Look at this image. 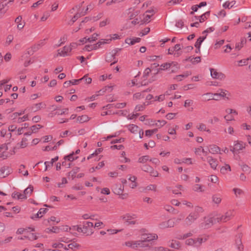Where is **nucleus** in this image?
Here are the masks:
<instances>
[{
    "instance_id": "nucleus-1",
    "label": "nucleus",
    "mask_w": 251,
    "mask_h": 251,
    "mask_svg": "<svg viewBox=\"0 0 251 251\" xmlns=\"http://www.w3.org/2000/svg\"><path fill=\"white\" fill-rule=\"evenodd\" d=\"M85 14L86 11H80V6L77 5L67 13L66 18L69 20V24L72 25L79 17Z\"/></svg>"
},
{
    "instance_id": "nucleus-2",
    "label": "nucleus",
    "mask_w": 251,
    "mask_h": 251,
    "mask_svg": "<svg viewBox=\"0 0 251 251\" xmlns=\"http://www.w3.org/2000/svg\"><path fill=\"white\" fill-rule=\"evenodd\" d=\"M154 12L153 10L147 11L142 17L139 18H136L131 21V23L134 25H143L147 24L151 21V17L154 15Z\"/></svg>"
},
{
    "instance_id": "nucleus-3",
    "label": "nucleus",
    "mask_w": 251,
    "mask_h": 251,
    "mask_svg": "<svg viewBox=\"0 0 251 251\" xmlns=\"http://www.w3.org/2000/svg\"><path fill=\"white\" fill-rule=\"evenodd\" d=\"M125 245L133 250H138L139 248L148 247V245L143 243L141 239L139 240H128L125 242Z\"/></svg>"
},
{
    "instance_id": "nucleus-4",
    "label": "nucleus",
    "mask_w": 251,
    "mask_h": 251,
    "mask_svg": "<svg viewBox=\"0 0 251 251\" xmlns=\"http://www.w3.org/2000/svg\"><path fill=\"white\" fill-rule=\"evenodd\" d=\"M120 50L121 49L117 48L107 53L105 58L106 62L111 63V65L117 63L118 59L116 57V55Z\"/></svg>"
},
{
    "instance_id": "nucleus-5",
    "label": "nucleus",
    "mask_w": 251,
    "mask_h": 251,
    "mask_svg": "<svg viewBox=\"0 0 251 251\" xmlns=\"http://www.w3.org/2000/svg\"><path fill=\"white\" fill-rule=\"evenodd\" d=\"M137 218V215L134 213H126L120 217L121 219L132 225L136 223Z\"/></svg>"
},
{
    "instance_id": "nucleus-6",
    "label": "nucleus",
    "mask_w": 251,
    "mask_h": 251,
    "mask_svg": "<svg viewBox=\"0 0 251 251\" xmlns=\"http://www.w3.org/2000/svg\"><path fill=\"white\" fill-rule=\"evenodd\" d=\"M94 225L90 222H84L81 227L82 233L86 235H90L93 233Z\"/></svg>"
},
{
    "instance_id": "nucleus-7",
    "label": "nucleus",
    "mask_w": 251,
    "mask_h": 251,
    "mask_svg": "<svg viewBox=\"0 0 251 251\" xmlns=\"http://www.w3.org/2000/svg\"><path fill=\"white\" fill-rule=\"evenodd\" d=\"M167 122L165 120H153L152 119H147L145 121V124L151 127L156 126L161 128L165 126Z\"/></svg>"
},
{
    "instance_id": "nucleus-8",
    "label": "nucleus",
    "mask_w": 251,
    "mask_h": 251,
    "mask_svg": "<svg viewBox=\"0 0 251 251\" xmlns=\"http://www.w3.org/2000/svg\"><path fill=\"white\" fill-rule=\"evenodd\" d=\"M226 115L224 116V119L226 122L234 121L235 116L238 115V112L233 109L227 108L226 109Z\"/></svg>"
},
{
    "instance_id": "nucleus-9",
    "label": "nucleus",
    "mask_w": 251,
    "mask_h": 251,
    "mask_svg": "<svg viewBox=\"0 0 251 251\" xmlns=\"http://www.w3.org/2000/svg\"><path fill=\"white\" fill-rule=\"evenodd\" d=\"M201 159L202 161H207L212 169L216 170L218 165V162L216 159L211 156H207L206 157H201Z\"/></svg>"
},
{
    "instance_id": "nucleus-10",
    "label": "nucleus",
    "mask_w": 251,
    "mask_h": 251,
    "mask_svg": "<svg viewBox=\"0 0 251 251\" xmlns=\"http://www.w3.org/2000/svg\"><path fill=\"white\" fill-rule=\"evenodd\" d=\"M182 46L180 44H176L174 47L168 49V53L174 55L175 56L178 57L182 54L181 49Z\"/></svg>"
},
{
    "instance_id": "nucleus-11",
    "label": "nucleus",
    "mask_w": 251,
    "mask_h": 251,
    "mask_svg": "<svg viewBox=\"0 0 251 251\" xmlns=\"http://www.w3.org/2000/svg\"><path fill=\"white\" fill-rule=\"evenodd\" d=\"M246 147V143L240 141H235L234 142L233 146L230 148V151L235 153L242 151Z\"/></svg>"
},
{
    "instance_id": "nucleus-12",
    "label": "nucleus",
    "mask_w": 251,
    "mask_h": 251,
    "mask_svg": "<svg viewBox=\"0 0 251 251\" xmlns=\"http://www.w3.org/2000/svg\"><path fill=\"white\" fill-rule=\"evenodd\" d=\"M198 216L197 213L195 212H191L184 220V225L187 226L191 225L198 218Z\"/></svg>"
},
{
    "instance_id": "nucleus-13",
    "label": "nucleus",
    "mask_w": 251,
    "mask_h": 251,
    "mask_svg": "<svg viewBox=\"0 0 251 251\" xmlns=\"http://www.w3.org/2000/svg\"><path fill=\"white\" fill-rule=\"evenodd\" d=\"M233 216V211L229 210L226 212L224 215L219 216L217 218L218 222H226L230 220Z\"/></svg>"
},
{
    "instance_id": "nucleus-14",
    "label": "nucleus",
    "mask_w": 251,
    "mask_h": 251,
    "mask_svg": "<svg viewBox=\"0 0 251 251\" xmlns=\"http://www.w3.org/2000/svg\"><path fill=\"white\" fill-rule=\"evenodd\" d=\"M176 225V222L174 219H170L167 221L161 222L158 226L159 228L164 229L167 228L173 227Z\"/></svg>"
},
{
    "instance_id": "nucleus-15",
    "label": "nucleus",
    "mask_w": 251,
    "mask_h": 251,
    "mask_svg": "<svg viewBox=\"0 0 251 251\" xmlns=\"http://www.w3.org/2000/svg\"><path fill=\"white\" fill-rule=\"evenodd\" d=\"M158 238V236L155 233H145L143 234L141 237V240L143 243L146 244L147 242H150L153 240H156Z\"/></svg>"
},
{
    "instance_id": "nucleus-16",
    "label": "nucleus",
    "mask_w": 251,
    "mask_h": 251,
    "mask_svg": "<svg viewBox=\"0 0 251 251\" xmlns=\"http://www.w3.org/2000/svg\"><path fill=\"white\" fill-rule=\"evenodd\" d=\"M8 148L7 145L3 144L0 145V158L2 159H5L9 156V153L8 151Z\"/></svg>"
},
{
    "instance_id": "nucleus-17",
    "label": "nucleus",
    "mask_w": 251,
    "mask_h": 251,
    "mask_svg": "<svg viewBox=\"0 0 251 251\" xmlns=\"http://www.w3.org/2000/svg\"><path fill=\"white\" fill-rule=\"evenodd\" d=\"M210 71L211 76L214 79L222 80L225 77V75L223 73L218 72L216 69H210Z\"/></svg>"
},
{
    "instance_id": "nucleus-18",
    "label": "nucleus",
    "mask_w": 251,
    "mask_h": 251,
    "mask_svg": "<svg viewBox=\"0 0 251 251\" xmlns=\"http://www.w3.org/2000/svg\"><path fill=\"white\" fill-rule=\"evenodd\" d=\"M215 221V220L213 217L208 216L204 218L203 222L201 223V226L205 228H208L213 224Z\"/></svg>"
},
{
    "instance_id": "nucleus-19",
    "label": "nucleus",
    "mask_w": 251,
    "mask_h": 251,
    "mask_svg": "<svg viewBox=\"0 0 251 251\" xmlns=\"http://www.w3.org/2000/svg\"><path fill=\"white\" fill-rule=\"evenodd\" d=\"M11 172V169L9 166H4L0 168V177L3 178L8 176Z\"/></svg>"
},
{
    "instance_id": "nucleus-20",
    "label": "nucleus",
    "mask_w": 251,
    "mask_h": 251,
    "mask_svg": "<svg viewBox=\"0 0 251 251\" xmlns=\"http://www.w3.org/2000/svg\"><path fill=\"white\" fill-rule=\"evenodd\" d=\"M208 151L212 154H221V149L215 145H209L208 147Z\"/></svg>"
},
{
    "instance_id": "nucleus-21",
    "label": "nucleus",
    "mask_w": 251,
    "mask_h": 251,
    "mask_svg": "<svg viewBox=\"0 0 251 251\" xmlns=\"http://www.w3.org/2000/svg\"><path fill=\"white\" fill-rule=\"evenodd\" d=\"M139 13V11L132 8H129L127 13V17L129 20H135Z\"/></svg>"
},
{
    "instance_id": "nucleus-22",
    "label": "nucleus",
    "mask_w": 251,
    "mask_h": 251,
    "mask_svg": "<svg viewBox=\"0 0 251 251\" xmlns=\"http://www.w3.org/2000/svg\"><path fill=\"white\" fill-rule=\"evenodd\" d=\"M194 152L196 155L201 156V157H204V156H205L206 157L208 154V152L207 151H206L204 149V148L202 147H200L195 148Z\"/></svg>"
},
{
    "instance_id": "nucleus-23",
    "label": "nucleus",
    "mask_w": 251,
    "mask_h": 251,
    "mask_svg": "<svg viewBox=\"0 0 251 251\" xmlns=\"http://www.w3.org/2000/svg\"><path fill=\"white\" fill-rule=\"evenodd\" d=\"M124 190V186L121 184H116L113 188V192L116 195L121 194Z\"/></svg>"
},
{
    "instance_id": "nucleus-24",
    "label": "nucleus",
    "mask_w": 251,
    "mask_h": 251,
    "mask_svg": "<svg viewBox=\"0 0 251 251\" xmlns=\"http://www.w3.org/2000/svg\"><path fill=\"white\" fill-rule=\"evenodd\" d=\"M234 245L236 249L239 251H243L244 246L240 237L239 236L235 239Z\"/></svg>"
},
{
    "instance_id": "nucleus-25",
    "label": "nucleus",
    "mask_w": 251,
    "mask_h": 251,
    "mask_svg": "<svg viewBox=\"0 0 251 251\" xmlns=\"http://www.w3.org/2000/svg\"><path fill=\"white\" fill-rule=\"evenodd\" d=\"M72 51V47L69 46H65L60 51L59 50L58 53L60 56H65L70 55Z\"/></svg>"
},
{
    "instance_id": "nucleus-26",
    "label": "nucleus",
    "mask_w": 251,
    "mask_h": 251,
    "mask_svg": "<svg viewBox=\"0 0 251 251\" xmlns=\"http://www.w3.org/2000/svg\"><path fill=\"white\" fill-rule=\"evenodd\" d=\"M193 190L197 193H203L205 191V186L201 184H196L193 185Z\"/></svg>"
},
{
    "instance_id": "nucleus-27",
    "label": "nucleus",
    "mask_w": 251,
    "mask_h": 251,
    "mask_svg": "<svg viewBox=\"0 0 251 251\" xmlns=\"http://www.w3.org/2000/svg\"><path fill=\"white\" fill-rule=\"evenodd\" d=\"M111 42V38H108L107 37L105 39H101L98 42H97L96 44V47H97L98 49L100 48L101 46L104 45L105 44H109Z\"/></svg>"
},
{
    "instance_id": "nucleus-28",
    "label": "nucleus",
    "mask_w": 251,
    "mask_h": 251,
    "mask_svg": "<svg viewBox=\"0 0 251 251\" xmlns=\"http://www.w3.org/2000/svg\"><path fill=\"white\" fill-rule=\"evenodd\" d=\"M11 119L13 120L15 122L17 123H21L22 122L27 121L28 120V115H25L23 116H17L16 118H14V117L11 118Z\"/></svg>"
},
{
    "instance_id": "nucleus-29",
    "label": "nucleus",
    "mask_w": 251,
    "mask_h": 251,
    "mask_svg": "<svg viewBox=\"0 0 251 251\" xmlns=\"http://www.w3.org/2000/svg\"><path fill=\"white\" fill-rule=\"evenodd\" d=\"M208 181L216 185H219V178L217 176L214 175L209 176L208 178Z\"/></svg>"
},
{
    "instance_id": "nucleus-30",
    "label": "nucleus",
    "mask_w": 251,
    "mask_h": 251,
    "mask_svg": "<svg viewBox=\"0 0 251 251\" xmlns=\"http://www.w3.org/2000/svg\"><path fill=\"white\" fill-rule=\"evenodd\" d=\"M191 73L190 71H186L184 72L183 74L179 75H176L174 79L178 81H180L182 80L183 79L186 78L190 75H191Z\"/></svg>"
},
{
    "instance_id": "nucleus-31",
    "label": "nucleus",
    "mask_w": 251,
    "mask_h": 251,
    "mask_svg": "<svg viewBox=\"0 0 251 251\" xmlns=\"http://www.w3.org/2000/svg\"><path fill=\"white\" fill-rule=\"evenodd\" d=\"M137 178L136 176H130L128 178V180L130 182L129 184V187L132 188H135L137 186V183L136 182Z\"/></svg>"
},
{
    "instance_id": "nucleus-32",
    "label": "nucleus",
    "mask_w": 251,
    "mask_h": 251,
    "mask_svg": "<svg viewBox=\"0 0 251 251\" xmlns=\"http://www.w3.org/2000/svg\"><path fill=\"white\" fill-rule=\"evenodd\" d=\"M141 39L138 37L128 38L125 40V43L129 45H133L136 43H139Z\"/></svg>"
},
{
    "instance_id": "nucleus-33",
    "label": "nucleus",
    "mask_w": 251,
    "mask_h": 251,
    "mask_svg": "<svg viewBox=\"0 0 251 251\" xmlns=\"http://www.w3.org/2000/svg\"><path fill=\"white\" fill-rule=\"evenodd\" d=\"M171 64L172 65L173 64L175 66L176 63H175V61H172L170 62H166V63H163L160 65L159 70H167L171 68Z\"/></svg>"
},
{
    "instance_id": "nucleus-34",
    "label": "nucleus",
    "mask_w": 251,
    "mask_h": 251,
    "mask_svg": "<svg viewBox=\"0 0 251 251\" xmlns=\"http://www.w3.org/2000/svg\"><path fill=\"white\" fill-rule=\"evenodd\" d=\"M90 119V118L89 117L86 115H83L80 116H78L76 118V122L80 124L88 122Z\"/></svg>"
},
{
    "instance_id": "nucleus-35",
    "label": "nucleus",
    "mask_w": 251,
    "mask_h": 251,
    "mask_svg": "<svg viewBox=\"0 0 251 251\" xmlns=\"http://www.w3.org/2000/svg\"><path fill=\"white\" fill-rule=\"evenodd\" d=\"M231 169L230 165L227 164H225L221 168L220 172L223 175H226L230 172Z\"/></svg>"
},
{
    "instance_id": "nucleus-36",
    "label": "nucleus",
    "mask_w": 251,
    "mask_h": 251,
    "mask_svg": "<svg viewBox=\"0 0 251 251\" xmlns=\"http://www.w3.org/2000/svg\"><path fill=\"white\" fill-rule=\"evenodd\" d=\"M22 17L21 16H18L15 20V22L17 24V28L19 30L22 29L24 26L25 23L22 22Z\"/></svg>"
},
{
    "instance_id": "nucleus-37",
    "label": "nucleus",
    "mask_w": 251,
    "mask_h": 251,
    "mask_svg": "<svg viewBox=\"0 0 251 251\" xmlns=\"http://www.w3.org/2000/svg\"><path fill=\"white\" fill-rule=\"evenodd\" d=\"M185 61H188L191 62L193 64H198L201 62V59L199 56L193 57L192 56H190L187 57L184 60Z\"/></svg>"
},
{
    "instance_id": "nucleus-38",
    "label": "nucleus",
    "mask_w": 251,
    "mask_h": 251,
    "mask_svg": "<svg viewBox=\"0 0 251 251\" xmlns=\"http://www.w3.org/2000/svg\"><path fill=\"white\" fill-rule=\"evenodd\" d=\"M197 128L201 131H206L209 133H211V130L207 127L205 124L203 123H199L197 126Z\"/></svg>"
},
{
    "instance_id": "nucleus-39",
    "label": "nucleus",
    "mask_w": 251,
    "mask_h": 251,
    "mask_svg": "<svg viewBox=\"0 0 251 251\" xmlns=\"http://www.w3.org/2000/svg\"><path fill=\"white\" fill-rule=\"evenodd\" d=\"M128 130L133 134H136L138 133L139 127L134 124H130L127 126Z\"/></svg>"
},
{
    "instance_id": "nucleus-40",
    "label": "nucleus",
    "mask_w": 251,
    "mask_h": 251,
    "mask_svg": "<svg viewBox=\"0 0 251 251\" xmlns=\"http://www.w3.org/2000/svg\"><path fill=\"white\" fill-rule=\"evenodd\" d=\"M12 197L14 199H18V200H24L26 199L25 194H24L22 193L15 192L12 193Z\"/></svg>"
},
{
    "instance_id": "nucleus-41",
    "label": "nucleus",
    "mask_w": 251,
    "mask_h": 251,
    "mask_svg": "<svg viewBox=\"0 0 251 251\" xmlns=\"http://www.w3.org/2000/svg\"><path fill=\"white\" fill-rule=\"evenodd\" d=\"M213 93H207L202 95V100L203 101H207L210 100H213Z\"/></svg>"
},
{
    "instance_id": "nucleus-42",
    "label": "nucleus",
    "mask_w": 251,
    "mask_h": 251,
    "mask_svg": "<svg viewBox=\"0 0 251 251\" xmlns=\"http://www.w3.org/2000/svg\"><path fill=\"white\" fill-rule=\"evenodd\" d=\"M206 35H205V36H204L200 37L198 39L197 42L195 43V46L196 48H197L198 49L199 51H200V47H201V44L202 43V42L206 38Z\"/></svg>"
},
{
    "instance_id": "nucleus-43",
    "label": "nucleus",
    "mask_w": 251,
    "mask_h": 251,
    "mask_svg": "<svg viewBox=\"0 0 251 251\" xmlns=\"http://www.w3.org/2000/svg\"><path fill=\"white\" fill-rule=\"evenodd\" d=\"M45 105L42 102L34 104L31 107V111L34 112L38 111L40 109H41L42 107H43V106H44Z\"/></svg>"
},
{
    "instance_id": "nucleus-44",
    "label": "nucleus",
    "mask_w": 251,
    "mask_h": 251,
    "mask_svg": "<svg viewBox=\"0 0 251 251\" xmlns=\"http://www.w3.org/2000/svg\"><path fill=\"white\" fill-rule=\"evenodd\" d=\"M78 158V156L75 155V152H72L70 154L65 156L64 157V159L65 160H67L68 161L72 162L75 159H76Z\"/></svg>"
},
{
    "instance_id": "nucleus-45",
    "label": "nucleus",
    "mask_w": 251,
    "mask_h": 251,
    "mask_svg": "<svg viewBox=\"0 0 251 251\" xmlns=\"http://www.w3.org/2000/svg\"><path fill=\"white\" fill-rule=\"evenodd\" d=\"M236 4L235 0H232L231 1H226L223 3V6L225 8L230 9L233 7Z\"/></svg>"
},
{
    "instance_id": "nucleus-46",
    "label": "nucleus",
    "mask_w": 251,
    "mask_h": 251,
    "mask_svg": "<svg viewBox=\"0 0 251 251\" xmlns=\"http://www.w3.org/2000/svg\"><path fill=\"white\" fill-rule=\"evenodd\" d=\"M58 159V156H56L54 158H52L51 161L50 162H49V161H46L45 163H44V164L45 165V171H47V169H48V168L50 167V166H51L53 165V164L54 162L57 161Z\"/></svg>"
},
{
    "instance_id": "nucleus-47",
    "label": "nucleus",
    "mask_w": 251,
    "mask_h": 251,
    "mask_svg": "<svg viewBox=\"0 0 251 251\" xmlns=\"http://www.w3.org/2000/svg\"><path fill=\"white\" fill-rule=\"evenodd\" d=\"M48 211L46 208H40L37 213L35 215V217H32V219L35 218H41Z\"/></svg>"
},
{
    "instance_id": "nucleus-48",
    "label": "nucleus",
    "mask_w": 251,
    "mask_h": 251,
    "mask_svg": "<svg viewBox=\"0 0 251 251\" xmlns=\"http://www.w3.org/2000/svg\"><path fill=\"white\" fill-rule=\"evenodd\" d=\"M194 104V101L192 100H186L184 102V106L186 108L191 107L189 110L190 111H192L193 110V108L192 106Z\"/></svg>"
},
{
    "instance_id": "nucleus-49",
    "label": "nucleus",
    "mask_w": 251,
    "mask_h": 251,
    "mask_svg": "<svg viewBox=\"0 0 251 251\" xmlns=\"http://www.w3.org/2000/svg\"><path fill=\"white\" fill-rule=\"evenodd\" d=\"M169 246L172 248L178 249L180 247V244L178 241L173 240L170 242Z\"/></svg>"
},
{
    "instance_id": "nucleus-50",
    "label": "nucleus",
    "mask_w": 251,
    "mask_h": 251,
    "mask_svg": "<svg viewBox=\"0 0 251 251\" xmlns=\"http://www.w3.org/2000/svg\"><path fill=\"white\" fill-rule=\"evenodd\" d=\"M77 247V244L75 242H73L67 245H64V247H63V248L66 251H68L69 250H73L74 249L76 248Z\"/></svg>"
},
{
    "instance_id": "nucleus-51",
    "label": "nucleus",
    "mask_w": 251,
    "mask_h": 251,
    "mask_svg": "<svg viewBox=\"0 0 251 251\" xmlns=\"http://www.w3.org/2000/svg\"><path fill=\"white\" fill-rule=\"evenodd\" d=\"M212 200L215 204H219L222 201V198L219 195L215 194L212 196Z\"/></svg>"
},
{
    "instance_id": "nucleus-52",
    "label": "nucleus",
    "mask_w": 251,
    "mask_h": 251,
    "mask_svg": "<svg viewBox=\"0 0 251 251\" xmlns=\"http://www.w3.org/2000/svg\"><path fill=\"white\" fill-rule=\"evenodd\" d=\"M193 235V233L191 232H189L184 234L178 235L177 238L179 240H184L187 238L191 237Z\"/></svg>"
},
{
    "instance_id": "nucleus-53",
    "label": "nucleus",
    "mask_w": 251,
    "mask_h": 251,
    "mask_svg": "<svg viewBox=\"0 0 251 251\" xmlns=\"http://www.w3.org/2000/svg\"><path fill=\"white\" fill-rule=\"evenodd\" d=\"M45 231L47 233H58L59 232V228L57 226H53L51 228H47Z\"/></svg>"
},
{
    "instance_id": "nucleus-54",
    "label": "nucleus",
    "mask_w": 251,
    "mask_h": 251,
    "mask_svg": "<svg viewBox=\"0 0 251 251\" xmlns=\"http://www.w3.org/2000/svg\"><path fill=\"white\" fill-rule=\"evenodd\" d=\"M33 190V187L29 185L24 190L23 194H25V199H26L27 197H29L31 194Z\"/></svg>"
},
{
    "instance_id": "nucleus-55",
    "label": "nucleus",
    "mask_w": 251,
    "mask_h": 251,
    "mask_svg": "<svg viewBox=\"0 0 251 251\" xmlns=\"http://www.w3.org/2000/svg\"><path fill=\"white\" fill-rule=\"evenodd\" d=\"M182 188L183 187L181 185H177L173 188L172 191L174 194L181 195V193L180 191L181 190Z\"/></svg>"
},
{
    "instance_id": "nucleus-56",
    "label": "nucleus",
    "mask_w": 251,
    "mask_h": 251,
    "mask_svg": "<svg viewBox=\"0 0 251 251\" xmlns=\"http://www.w3.org/2000/svg\"><path fill=\"white\" fill-rule=\"evenodd\" d=\"M150 156L149 155H144L138 158V162L140 163H146L148 161H150Z\"/></svg>"
},
{
    "instance_id": "nucleus-57",
    "label": "nucleus",
    "mask_w": 251,
    "mask_h": 251,
    "mask_svg": "<svg viewBox=\"0 0 251 251\" xmlns=\"http://www.w3.org/2000/svg\"><path fill=\"white\" fill-rule=\"evenodd\" d=\"M19 173L24 176H27L28 175V171L25 170V166L24 165H21L19 166Z\"/></svg>"
},
{
    "instance_id": "nucleus-58",
    "label": "nucleus",
    "mask_w": 251,
    "mask_h": 251,
    "mask_svg": "<svg viewBox=\"0 0 251 251\" xmlns=\"http://www.w3.org/2000/svg\"><path fill=\"white\" fill-rule=\"evenodd\" d=\"M225 132L232 136H235L236 135V132L233 127L231 126H229L226 129H225Z\"/></svg>"
},
{
    "instance_id": "nucleus-59",
    "label": "nucleus",
    "mask_w": 251,
    "mask_h": 251,
    "mask_svg": "<svg viewBox=\"0 0 251 251\" xmlns=\"http://www.w3.org/2000/svg\"><path fill=\"white\" fill-rule=\"evenodd\" d=\"M210 12L209 11L206 12L205 13L202 14L201 16L198 17V19L200 22H203L207 17L209 16Z\"/></svg>"
},
{
    "instance_id": "nucleus-60",
    "label": "nucleus",
    "mask_w": 251,
    "mask_h": 251,
    "mask_svg": "<svg viewBox=\"0 0 251 251\" xmlns=\"http://www.w3.org/2000/svg\"><path fill=\"white\" fill-rule=\"evenodd\" d=\"M27 140L26 138L22 139V141L18 144L20 148L23 149L27 146Z\"/></svg>"
},
{
    "instance_id": "nucleus-61",
    "label": "nucleus",
    "mask_w": 251,
    "mask_h": 251,
    "mask_svg": "<svg viewBox=\"0 0 251 251\" xmlns=\"http://www.w3.org/2000/svg\"><path fill=\"white\" fill-rule=\"evenodd\" d=\"M43 46V43H40L34 45L32 47H31V50L32 52H35L39 50Z\"/></svg>"
},
{
    "instance_id": "nucleus-62",
    "label": "nucleus",
    "mask_w": 251,
    "mask_h": 251,
    "mask_svg": "<svg viewBox=\"0 0 251 251\" xmlns=\"http://www.w3.org/2000/svg\"><path fill=\"white\" fill-rule=\"evenodd\" d=\"M206 241V238L199 237L195 239V246H198Z\"/></svg>"
},
{
    "instance_id": "nucleus-63",
    "label": "nucleus",
    "mask_w": 251,
    "mask_h": 251,
    "mask_svg": "<svg viewBox=\"0 0 251 251\" xmlns=\"http://www.w3.org/2000/svg\"><path fill=\"white\" fill-rule=\"evenodd\" d=\"M144 96L142 93H136L133 95V99L134 100H140L144 98Z\"/></svg>"
},
{
    "instance_id": "nucleus-64",
    "label": "nucleus",
    "mask_w": 251,
    "mask_h": 251,
    "mask_svg": "<svg viewBox=\"0 0 251 251\" xmlns=\"http://www.w3.org/2000/svg\"><path fill=\"white\" fill-rule=\"evenodd\" d=\"M14 39V36L12 34L8 35L6 38L5 41V45L6 46L9 45L13 41Z\"/></svg>"
}]
</instances>
